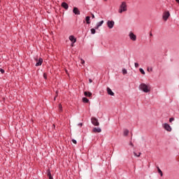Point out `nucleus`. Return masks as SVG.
<instances>
[{
    "label": "nucleus",
    "instance_id": "nucleus-1",
    "mask_svg": "<svg viewBox=\"0 0 179 179\" xmlns=\"http://www.w3.org/2000/svg\"><path fill=\"white\" fill-rule=\"evenodd\" d=\"M139 89H141V90H143V92H144V93H149V92H150V87H149L145 83H141L139 85Z\"/></svg>",
    "mask_w": 179,
    "mask_h": 179
},
{
    "label": "nucleus",
    "instance_id": "nucleus-2",
    "mask_svg": "<svg viewBox=\"0 0 179 179\" xmlns=\"http://www.w3.org/2000/svg\"><path fill=\"white\" fill-rule=\"evenodd\" d=\"M127 3L125 1L122 2V4L120 6L119 8V13H122V12H127Z\"/></svg>",
    "mask_w": 179,
    "mask_h": 179
},
{
    "label": "nucleus",
    "instance_id": "nucleus-3",
    "mask_svg": "<svg viewBox=\"0 0 179 179\" xmlns=\"http://www.w3.org/2000/svg\"><path fill=\"white\" fill-rule=\"evenodd\" d=\"M91 122L92 125H94V127H99V125H100V123L99 122V119L96 117H92Z\"/></svg>",
    "mask_w": 179,
    "mask_h": 179
},
{
    "label": "nucleus",
    "instance_id": "nucleus-4",
    "mask_svg": "<svg viewBox=\"0 0 179 179\" xmlns=\"http://www.w3.org/2000/svg\"><path fill=\"white\" fill-rule=\"evenodd\" d=\"M170 17V11H165L162 15V18L165 22Z\"/></svg>",
    "mask_w": 179,
    "mask_h": 179
},
{
    "label": "nucleus",
    "instance_id": "nucleus-5",
    "mask_svg": "<svg viewBox=\"0 0 179 179\" xmlns=\"http://www.w3.org/2000/svg\"><path fill=\"white\" fill-rule=\"evenodd\" d=\"M115 22L113 20H108L107 22V26L108 29H113L114 27Z\"/></svg>",
    "mask_w": 179,
    "mask_h": 179
},
{
    "label": "nucleus",
    "instance_id": "nucleus-6",
    "mask_svg": "<svg viewBox=\"0 0 179 179\" xmlns=\"http://www.w3.org/2000/svg\"><path fill=\"white\" fill-rule=\"evenodd\" d=\"M164 129H166V131H168V132H171V127L170 126V124L165 123L164 124Z\"/></svg>",
    "mask_w": 179,
    "mask_h": 179
},
{
    "label": "nucleus",
    "instance_id": "nucleus-7",
    "mask_svg": "<svg viewBox=\"0 0 179 179\" xmlns=\"http://www.w3.org/2000/svg\"><path fill=\"white\" fill-rule=\"evenodd\" d=\"M129 36L132 41H136V35H135V34H134L133 32H130Z\"/></svg>",
    "mask_w": 179,
    "mask_h": 179
},
{
    "label": "nucleus",
    "instance_id": "nucleus-8",
    "mask_svg": "<svg viewBox=\"0 0 179 179\" xmlns=\"http://www.w3.org/2000/svg\"><path fill=\"white\" fill-rule=\"evenodd\" d=\"M36 61V66H41L43 64V58H39L38 59H35Z\"/></svg>",
    "mask_w": 179,
    "mask_h": 179
},
{
    "label": "nucleus",
    "instance_id": "nucleus-9",
    "mask_svg": "<svg viewBox=\"0 0 179 179\" xmlns=\"http://www.w3.org/2000/svg\"><path fill=\"white\" fill-rule=\"evenodd\" d=\"M73 13L75 15H80V10H79V8H78V7H73Z\"/></svg>",
    "mask_w": 179,
    "mask_h": 179
},
{
    "label": "nucleus",
    "instance_id": "nucleus-10",
    "mask_svg": "<svg viewBox=\"0 0 179 179\" xmlns=\"http://www.w3.org/2000/svg\"><path fill=\"white\" fill-rule=\"evenodd\" d=\"M92 132H94V134H99L100 132H101V129L100 127H94L92 129Z\"/></svg>",
    "mask_w": 179,
    "mask_h": 179
},
{
    "label": "nucleus",
    "instance_id": "nucleus-11",
    "mask_svg": "<svg viewBox=\"0 0 179 179\" xmlns=\"http://www.w3.org/2000/svg\"><path fill=\"white\" fill-rule=\"evenodd\" d=\"M62 8H64L66 10H68L69 6L66 3V2L62 3Z\"/></svg>",
    "mask_w": 179,
    "mask_h": 179
},
{
    "label": "nucleus",
    "instance_id": "nucleus-12",
    "mask_svg": "<svg viewBox=\"0 0 179 179\" xmlns=\"http://www.w3.org/2000/svg\"><path fill=\"white\" fill-rule=\"evenodd\" d=\"M69 40L70 41H71V43H73V44H75V43H76V38H75L73 35L69 36Z\"/></svg>",
    "mask_w": 179,
    "mask_h": 179
},
{
    "label": "nucleus",
    "instance_id": "nucleus-13",
    "mask_svg": "<svg viewBox=\"0 0 179 179\" xmlns=\"http://www.w3.org/2000/svg\"><path fill=\"white\" fill-rule=\"evenodd\" d=\"M103 23H104V20H101V21L99 22L96 24V27H95V29H98L99 27H101V26H103Z\"/></svg>",
    "mask_w": 179,
    "mask_h": 179
},
{
    "label": "nucleus",
    "instance_id": "nucleus-14",
    "mask_svg": "<svg viewBox=\"0 0 179 179\" xmlns=\"http://www.w3.org/2000/svg\"><path fill=\"white\" fill-rule=\"evenodd\" d=\"M106 90H107V93H108V94H109V96H114V93H113V90H110V87H107Z\"/></svg>",
    "mask_w": 179,
    "mask_h": 179
},
{
    "label": "nucleus",
    "instance_id": "nucleus-15",
    "mask_svg": "<svg viewBox=\"0 0 179 179\" xmlns=\"http://www.w3.org/2000/svg\"><path fill=\"white\" fill-rule=\"evenodd\" d=\"M47 175L49 179H54V178H52V176L51 175V170L50 169L47 170Z\"/></svg>",
    "mask_w": 179,
    "mask_h": 179
},
{
    "label": "nucleus",
    "instance_id": "nucleus-16",
    "mask_svg": "<svg viewBox=\"0 0 179 179\" xmlns=\"http://www.w3.org/2000/svg\"><path fill=\"white\" fill-rule=\"evenodd\" d=\"M84 95H85L86 97H92V92H90L85 91V92H84Z\"/></svg>",
    "mask_w": 179,
    "mask_h": 179
},
{
    "label": "nucleus",
    "instance_id": "nucleus-17",
    "mask_svg": "<svg viewBox=\"0 0 179 179\" xmlns=\"http://www.w3.org/2000/svg\"><path fill=\"white\" fill-rule=\"evenodd\" d=\"M85 22H86L87 24H90V16H87L85 17Z\"/></svg>",
    "mask_w": 179,
    "mask_h": 179
},
{
    "label": "nucleus",
    "instance_id": "nucleus-18",
    "mask_svg": "<svg viewBox=\"0 0 179 179\" xmlns=\"http://www.w3.org/2000/svg\"><path fill=\"white\" fill-rule=\"evenodd\" d=\"M128 134H129V130L125 129L124 130V136H128Z\"/></svg>",
    "mask_w": 179,
    "mask_h": 179
},
{
    "label": "nucleus",
    "instance_id": "nucleus-19",
    "mask_svg": "<svg viewBox=\"0 0 179 179\" xmlns=\"http://www.w3.org/2000/svg\"><path fill=\"white\" fill-rule=\"evenodd\" d=\"M159 174H160L161 177H163V171H162V169L160 168L157 167Z\"/></svg>",
    "mask_w": 179,
    "mask_h": 179
},
{
    "label": "nucleus",
    "instance_id": "nucleus-20",
    "mask_svg": "<svg viewBox=\"0 0 179 179\" xmlns=\"http://www.w3.org/2000/svg\"><path fill=\"white\" fill-rule=\"evenodd\" d=\"M83 103H89V99H87L86 97H83Z\"/></svg>",
    "mask_w": 179,
    "mask_h": 179
},
{
    "label": "nucleus",
    "instance_id": "nucleus-21",
    "mask_svg": "<svg viewBox=\"0 0 179 179\" xmlns=\"http://www.w3.org/2000/svg\"><path fill=\"white\" fill-rule=\"evenodd\" d=\"M96 28L91 29V34H96Z\"/></svg>",
    "mask_w": 179,
    "mask_h": 179
},
{
    "label": "nucleus",
    "instance_id": "nucleus-22",
    "mask_svg": "<svg viewBox=\"0 0 179 179\" xmlns=\"http://www.w3.org/2000/svg\"><path fill=\"white\" fill-rule=\"evenodd\" d=\"M139 71H140L141 73H142V75H145V70H143V69L140 68Z\"/></svg>",
    "mask_w": 179,
    "mask_h": 179
},
{
    "label": "nucleus",
    "instance_id": "nucleus-23",
    "mask_svg": "<svg viewBox=\"0 0 179 179\" xmlns=\"http://www.w3.org/2000/svg\"><path fill=\"white\" fill-rule=\"evenodd\" d=\"M134 156H136V157H139V156H141V155H142V153L139 152L138 155L136 154V152H134Z\"/></svg>",
    "mask_w": 179,
    "mask_h": 179
},
{
    "label": "nucleus",
    "instance_id": "nucleus-24",
    "mask_svg": "<svg viewBox=\"0 0 179 179\" xmlns=\"http://www.w3.org/2000/svg\"><path fill=\"white\" fill-rule=\"evenodd\" d=\"M127 73H128V72L127 71V69H122V73H123V75H127Z\"/></svg>",
    "mask_w": 179,
    "mask_h": 179
},
{
    "label": "nucleus",
    "instance_id": "nucleus-25",
    "mask_svg": "<svg viewBox=\"0 0 179 179\" xmlns=\"http://www.w3.org/2000/svg\"><path fill=\"white\" fill-rule=\"evenodd\" d=\"M135 68H138L139 67V64L138 63H134Z\"/></svg>",
    "mask_w": 179,
    "mask_h": 179
},
{
    "label": "nucleus",
    "instance_id": "nucleus-26",
    "mask_svg": "<svg viewBox=\"0 0 179 179\" xmlns=\"http://www.w3.org/2000/svg\"><path fill=\"white\" fill-rule=\"evenodd\" d=\"M57 96H58V91L56 92V96L54 97V101L57 100Z\"/></svg>",
    "mask_w": 179,
    "mask_h": 179
},
{
    "label": "nucleus",
    "instance_id": "nucleus-27",
    "mask_svg": "<svg viewBox=\"0 0 179 179\" xmlns=\"http://www.w3.org/2000/svg\"><path fill=\"white\" fill-rule=\"evenodd\" d=\"M0 72L1 73H5V70H3V69H0Z\"/></svg>",
    "mask_w": 179,
    "mask_h": 179
},
{
    "label": "nucleus",
    "instance_id": "nucleus-28",
    "mask_svg": "<svg viewBox=\"0 0 179 179\" xmlns=\"http://www.w3.org/2000/svg\"><path fill=\"white\" fill-rule=\"evenodd\" d=\"M43 78L44 79L47 80V73H43Z\"/></svg>",
    "mask_w": 179,
    "mask_h": 179
},
{
    "label": "nucleus",
    "instance_id": "nucleus-29",
    "mask_svg": "<svg viewBox=\"0 0 179 179\" xmlns=\"http://www.w3.org/2000/svg\"><path fill=\"white\" fill-rule=\"evenodd\" d=\"M59 108L60 111H62V105L59 104Z\"/></svg>",
    "mask_w": 179,
    "mask_h": 179
},
{
    "label": "nucleus",
    "instance_id": "nucleus-30",
    "mask_svg": "<svg viewBox=\"0 0 179 179\" xmlns=\"http://www.w3.org/2000/svg\"><path fill=\"white\" fill-rule=\"evenodd\" d=\"M173 121H174V117H171L169 119V122H173Z\"/></svg>",
    "mask_w": 179,
    "mask_h": 179
},
{
    "label": "nucleus",
    "instance_id": "nucleus-31",
    "mask_svg": "<svg viewBox=\"0 0 179 179\" xmlns=\"http://www.w3.org/2000/svg\"><path fill=\"white\" fill-rule=\"evenodd\" d=\"M147 71H148V72H152V71H153V69H152V68H150V69L148 68Z\"/></svg>",
    "mask_w": 179,
    "mask_h": 179
},
{
    "label": "nucleus",
    "instance_id": "nucleus-32",
    "mask_svg": "<svg viewBox=\"0 0 179 179\" xmlns=\"http://www.w3.org/2000/svg\"><path fill=\"white\" fill-rule=\"evenodd\" d=\"M72 142H73V143H74L75 145H76V143H78V142H77L76 140H75V139H73V140H72Z\"/></svg>",
    "mask_w": 179,
    "mask_h": 179
},
{
    "label": "nucleus",
    "instance_id": "nucleus-33",
    "mask_svg": "<svg viewBox=\"0 0 179 179\" xmlns=\"http://www.w3.org/2000/svg\"><path fill=\"white\" fill-rule=\"evenodd\" d=\"M78 125V127H83V123H79Z\"/></svg>",
    "mask_w": 179,
    "mask_h": 179
},
{
    "label": "nucleus",
    "instance_id": "nucleus-34",
    "mask_svg": "<svg viewBox=\"0 0 179 179\" xmlns=\"http://www.w3.org/2000/svg\"><path fill=\"white\" fill-rule=\"evenodd\" d=\"M81 64H82V65H83V64H85V60L81 59Z\"/></svg>",
    "mask_w": 179,
    "mask_h": 179
},
{
    "label": "nucleus",
    "instance_id": "nucleus-35",
    "mask_svg": "<svg viewBox=\"0 0 179 179\" xmlns=\"http://www.w3.org/2000/svg\"><path fill=\"white\" fill-rule=\"evenodd\" d=\"M130 145L132 146V148H134V143H132L131 141H130Z\"/></svg>",
    "mask_w": 179,
    "mask_h": 179
},
{
    "label": "nucleus",
    "instance_id": "nucleus-36",
    "mask_svg": "<svg viewBox=\"0 0 179 179\" xmlns=\"http://www.w3.org/2000/svg\"><path fill=\"white\" fill-rule=\"evenodd\" d=\"M89 82H90V83H92V82H93V80L90 78V79H89Z\"/></svg>",
    "mask_w": 179,
    "mask_h": 179
},
{
    "label": "nucleus",
    "instance_id": "nucleus-37",
    "mask_svg": "<svg viewBox=\"0 0 179 179\" xmlns=\"http://www.w3.org/2000/svg\"><path fill=\"white\" fill-rule=\"evenodd\" d=\"M92 18L94 19V14H92Z\"/></svg>",
    "mask_w": 179,
    "mask_h": 179
},
{
    "label": "nucleus",
    "instance_id": "nucleus-38",
    "mask_svg": "<svg viewBox=\"0 0 179 179\" xmlns=\"http://www.w3.org/2000/svg\"><path fill=\"white\" fill-rule=\"evenodd\" d=\"M176 2H177L178 3H179V0H175Z\"/></svg>",
    "mask_w": 179,
    "mask_h": 179
},
{
    "label": "nucleus",
    "instance_id": "nucleus-39",
    "mask_svg": "<svg viewBox=\"0 0 179 179\" xmlns=\"http://www.w3.org/2000/svg\"><path fill=\"white\" fill-rule=\"evenodd\" d=\"M150 36L152 37V36H153V34H152V32L150 33Z\"/></svg>",
    "mask_w": 179,
    "mask_h": 179
},
{
    "label": "nucleus",
    "instance_id": "nucleus-40",
    "mask_svg": "<svg viewBox=\"0 0 179 179\" xmlns=\"http://www.w3.org/2000/svg\"><path fill=\"white\" fill-rule=\"evenodd\" d=\"M71 47H73V42H72L71 43Z\"/></svg>",
    "mask_w": 179,
    "mask_h": 179
},
{
    "label": "nucleus",
    "instance_id": "nucleus-41",
    "mask_svg": "<svg viewBox=\"0 0 179 179\" xmlns=\"http://www.w3.org/2000/svg\"><path fill=\"white\" fill-rule=\"evenodd\" d=\"M53 127H55V124H53Z\"/></svg>",
    "mask_w": 179,
    "mask_h": 179
},
{
    "label": "nucleus",
    "instance_id": "nucleus-42",
    "mask_svg": "<svg viewBox=\"0 0 179 179\" xmlns=\"http://www.w3.org/2000/svg\"><path fill=\"white\" fill-rule=\"evenodd\" d=\"M1 1V0H0V2Z\"/></svg>",
    "mask_w": 179,
    "mask_h": 179
}]
</instances>
